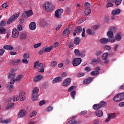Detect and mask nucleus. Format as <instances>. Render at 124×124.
I'll return each mask as SVG.
<instances>
[{
	"label": "nucleus",
	"mask_w": 124,
	"mask_h": 124,
	"mask_svg": "<svg viewBox=\"0 0 124 124\" xmlns=\"http://www.w3.org/2000/svg\"><path fill=\"white\" fill-rule=\"evenodd\" d=\"M61 81H62V78L61 77H59L55 78L53 80V83L54 84H56V83L61 82Z\"/></svg>",
	"instance_id": "16"
},
{
	"label": "nucleus",
	"mask_w": 124,
	"mask_h": 124,
	"mask_svg": "<svg viewBox=\"0 0 124 124\" xmlns=\"http://www.w3.org/2000/svg\"><path fill=\"white\" fill-rule=\"evenodd\" d=\"M110 31H112L113 33L116 32L117 31V28L116 27H110L109 29Z\"/></svg>",
	"instance_id": "39"
},
{
	"label": "nucleus",
	"mask_w": 124,
	"mask_h": 124,
	"mask_svg": "<svg viewBox=\"0 0 124 124\" xmlns=\"http://www.w3.org/2000/svg\"><path fill=\"white\" fill-rule=\"evenodd\" d=\"M25 115H26V112L24 110H20L18 115V118H22V117H24Z\"/></svg>",
	"instance_id": "27"
},
{
	"label": "nucleus",
	"mask_w": 124,
	"mask_h": 124,
	"mask_svg": "<svg viewBox=\"0 0 124 124\" xmlns=\"http://www.w3.org/2000/svg\"><path fill=\"white\" fill-rule=\"evenodd\" d=\"M107 35L108 37H109V42H111V43H113L116 41V40L115 39H113V37L114 36V33H113L112 31H108Z\"/></svg>",
	"instance_id": "6"
},
{
	"label": "nucleus",
	"mask_w": 124,
	"mask_h": 124,
	"mask_svg": "<svg viewBox=\"0 0 124 124\" xmlns=\"http://www.w3.org/2000/svg\"><path fill=\"white\" fill-rule=\"evenodd\" d=\"M87 113H88V111L83 110L80 112V116H85V115H87Z\"/></svg>",
	"instance_id": "48"
},
{
	"label": "nucleus",
	"mask_w": 124,
	"mask_h": 124,
	"mask_svg": "<svg viewBox=\"0 0 124 124\" xmlns=\"http://www.w3.org/2000/svg\"><path fill=\"white\" fill-rule=\"evenodd\" d=\"M75 94H76V92L75 91H73L71 93L70 95L73 99H75Z\"/></svg>",
	"instance_id": "38"
},
{
	"label": "nucleus",
	"mask_w": 124,
	"mask_h": 124,
	"mask_svg": "<svg viewBox=\"0 0 124 124\" xmlns=\"http://www.w3.org/2000/svg\"><path fill=\"white\" fill-rule=\"evenodd\" d=\"M109 42H110L109 39L104 38L100 39V42L101 44H107Z\"/></svg>",
	"instance_id": "15"
},
{
	"label": "nucleus",
	"mask_w": 124,
	"mask_h": 124,
	"mask_svg": "<svg viewBox=\"0 0 124 124\" xmlns=\"http://www.w3.org/2000/svg\"><path fill=\"white\" fill-rule=\"evenodd\" d=\"M80 124V121H78L77 123V121L75 120H72L69 121L66 124Z\"/></svg>",
	"instance_id": "24"
},
{
	"label": "nucleus",
	"mask_w": 124,
	"mask_h": 124,
	"mask_svg": "<svg viewBox=\"0 0 124 124\" xmlns=\"http://www.w3.org/2000/svg\"><path fill=\"white\" fill-rule=\"evenodd\" d=\"M90 74L91 75H92V76H96V75H98V74H99V71H96V70L93 71L91 72Z\"/></svg>",
	"instance_id": "28"
},
{
	"label": "nucleus",
	"mask_w": 124,
	"mask_h": 124,
	"mask_svg": "<svg viewBox=\"0 0 124 124\" xmlns=\"http://www.w3.org/2000/svg\"><path fill=\"white\" fill-rule=\"evenodd\" d=\"M93 108L94 110H99L101 108V106H100V104H95L93 105Z\"/></svg>",
	"instance_id": "21"
},
{
	"label": "nucleus",
	"mask_w": 124,
	"mask_h": 124,
	"mask_svg": "<svg viewBox=\"0 0 124 124\" xmlns=\"http://www.w3.org/2000/svg\"><path fill=\"white\" fill-rule=\"evenodd\" d=\"M5 25H6V21H1V23L0 24V26L1 27H4V26H5Z\"/></svg>",
	"instance_id": "53"
},
{
	"label": "nucleus",
	"mask_w": 124,
	"mask_h": 124,
	"mask_svg": "<svg viewBox=\"0 0 124 124\" xmlns=\"http://www.w3.org/2000/svg\"><path fill=\"white\" fill-rule=\"evenodd\" d=\"M32 15V11L30 10L23 13L22 16L23 17V18H26V17H30V16H31Z\"/></svg>",
	"instance_id": "11"
},
{
	"label": "nucleus",
	"mask_w": 124,
	"mask_h": 124,
	"mask_svg": "<svg viewBox=\"0 0 124 124\" xmlns=\"http://www.w3.org/2000/svg\"><path fill=\"white\" fill-rule=\"evenodd\" d=\"M119 107H124V102H121L119 104Z\"/></svg>",
	"instance_id": "64"
},
{
	"label": "nucleus",
	"mask_w": 124,
	"mask_h": 124,
	"mask_svg": "<svg viewBox=\"0 0 124 124\" xmlns=\"http://www.w3.org/2000/svg\"><path fill=\"white\" fill-rule=\"evenodd\" d=\"M4 49H5L6 50H8L9 51H12L14 49L13 46L11 45H5L3 46Z\"/></svg>",
	"instance_id": "20"
},
{
	"label": "nucleus",
	"mask_w": 124,
	"mask_h": 124,
	"mask_svg": "<svg viewBox=\"0 0 124 124\" xmlns=\"http://www.w3.org/2000/svg\"><path fill=\"white\" fill-rule=\"evenodd\" d=\"M52 48H53V46H50L48 47H46L44 49V52H45L46 53H49V52H50V51L52 50Z\"/></svg>",
	"instance_id": "29"
},
{
	"label": "nucleus",
	"mask_w": 124,
	"mask_h": 124,
	"mask_svg": "<svg viewBox=\"0 0 124 124\" xmlns=\"http://www.w3.org/2000/svg\"><path fill=\"white\" fill-rule=\"evenodd\" d=\"M43 7L47 12H51L54 10L55 6L50 3H46L43 5Z\"/></svg>",
	"instance_id": "1"
},
{
	"label": "nucleus",
	"mask_w": 124,
	"mask_h": 124,
	"mask_svg": "<svg viewBox=\"0 0 124 124\" xmlns=\"http://www.w3.org/2000/svg\"><path fill=\"white\" fill-rule=\"evenodd\" d=\"M42 79V76L39 75L37 76L34 79V81L35 82H37V81H39Z\"/></svg>",
	"instance_id": "35"
},
{
	"label": "nucleus",
	"mask_w": 124,
	"mask_h": 124,
	"mask_svg": "<svg viewBox=\"0 0 124 124\" xmlns=\"http://www.w3.org/2000/svg\"><path fill=\"white\" fill-rule=\"evenodd\" d=\"M5 28H3V27H0V33L1 34H4L5 33Z\"/></svg>",
	"instance_id": "33"
},
{
	"label": "nucleus",
	"mask_w": 124,
	"mask_h": 124,
	"mask_svg": "<svg viewBox=\"0 0 124 124\" xmlns=\"http://www.w3.org/2000/svg\"><path fill=\"white\" fill-rule=\"evenodd\" d=\"M84 6L85 7V11L84 13L85 15L88 16L91 14V12H92V10H91V4L89 2H86L84 4Z\"/></svg>",
	"instance_id": "4"
},
{
	"label": "nucleus",
	"mask_w": 124,
	"mask_h": 124,
	"mask_svg": "<svg viewBox=\"0 0 124 124\" xmlns=\"http://www.w3.org/2000/svg\"><path fill=\"white\" fill-rule=\"evenodd\" d=\"M100 105L101 107H105L106 105H107V103H106V102L104 101H102L100 102Z\"/></svg>",
	"instance_id": "41"
},
{
	"label": "nucleus",
	"mask_w": 124,
	"mask_h": 124,
	"mask_svg": "<svg viewBox=\"0 0 124 124\" xmlns=\"http://www.w3.org/2000/svg\"><path fill=\"white\" fill-rule=\"evenodd\" d=\"M62 23H60L57 27L56 28V31H59V30H60V29H61V28H62Z\"/></svg>",
	"instance_id": "51"
},
{
	"label": "nucleus",
	"mask_w": 124,
	"mask_h": 124,
	"mask_svg": "<svg viewBox=\"0 0 124 124\" xmlns=\"http://www.w3.org/2000/svg\"><path fill=\"white\" fill-rule=\"evenodd\" d=\"M36 114H37L36 111L33 110L30 113L29 117H30V118H32V117H35V115H36Z\"/></svg>",
	"instance_id": "36"
},
{
	"label": "nucleus",
	"mask_w": 124,
	"mask_h": 124,
	"mask_svg": "<svg viewBox=\"0 0 124 124\" xmlns=\"http://www.w3.org/2000/svg\"><path fill=\"white\" fill-rule=\"evenodd\" d=\"M74 89H75V86H71L68 89V92H70L71 91H72Z\"/></svg>",
	"instance_id": "60"
},
{
	"label": "nucleus",
	"mask_w": 124,
	"mask_h": 124,
	"mask_svg": "<svg viewBox=\"0 0 124 124\" xmlns=\"http://www.w3.org/2000/svg\"><path fill=\"white\" fill-rule=\"evenodd\" d=\"M67 76V74L65 72H63L61 75V77H62L63 78H64Z\"/></svg>",
	"instance_id": "62"
},
{
	"label": "nucleus",
	"mask_w": 124,
	"mask_h": 124,
	"mask_svg": "<svg viewBox=\"0 0 124 124\" xmlns=\"http://www.w3.org/2000/svg\"><path fill=\"white\" fill-rule=\"evenodd\" d=\"M5 50L3 48L0 49V56H2L4 54Z\"/></svg>",
	"instance_id": "63"
},
{
	"label": "nucleus",
	"mask_w": 124,
	"mask_h": 124,
	"mask_svg": "<svg viewBox=\"0 0 124 124\" xmlns=\"http://www.w3.org/2000/svg\"><path fill=\"white\" fill-rule=\"evenodd\" d=\"M41 45V43H39L38 44L34 45L33 47L34 48H35V49H36V48H38V47H40Z\"/></svg>",
	"instance_id": "55"
},
{
	"label": "nucleus",
	"mask_w": 124,
	"mask_h": 124,
	"mask_svg": "<svg viewBox=\"0 0 124 124\" xmlns=\"http://www.w3.org/2000/svg\"><path fill=\"white\" fill-rule=\"evenodd\" d=\"M86 56V51L83 50L81 52H80V57H84Z\"/></svg>",
	"instance_id": "45"
},
{
	"label": "nucleus",
	"mask_w": 124,
	"mask_h": 124,
	"mask_svg": "<svg viewBox=\"0 0 124 124\" xmlns=\"http://www.w3.org/2000/svg\"><path fill=\"white\" fill-rule=\"evenodd\" d=\"M83 76H85V74L84 73H79L77 75V77L78 78H80V77H83Z\"/></svg>",
	"instance_id": "52"
},
{
	"label": "nucleus",
	"mask_w": 124,
	"mask_h": 124,
	"mask_svg": "<svg viewBox=\"0 0 124 124\" xmlns=\"http://www.w3.org/2000/svg\"><path fill=\"white\" fill-rule=\"evenodd\" d=\"M12 35L14 38H18L19 37V31L17 29L15 28L13 29Z\"/></svg>",
	"instance_id": "8"
},
{
	"label": "nucleus",
	"mask_w": 124,
	"mask_h": 124,
	"mask_svg": "<svg viewBox=\"0 0 124 124\" xmlns=\"http://www.w3.org/2000/svg\"><path fill=\"white\" fill-rule=\"evenodd\" d=\"M93 78H88L86 79L83 80V83L89 85V84H90V83L92 82V81H93Z\"/></svg>",
	"instance_id": "14"
},
{
	"label": "nucleus",
	"mask_w": 124,
	"mask_h": 124,
	"mask_svg": "<svg viewBox=\"0 0 124 124\" xmlns=\"http://www.w3.org/2000/svg\"><path fill=\"white\" fill-rule=\"evenodd\" d=\"M122 3V0H116L115 1V4L116 5H120Z\"/></svg>",
	"instance_id": "54"
},
{
	"label": "nucleus",
	"mask_w": 124,
	"mask_h": 124,
	"mask_svg": "<svg viewBox=\"0 0 124 124\" xmlns=\"http://www.w3.org/2000/svg\"><path fill=\"white\" fill-rule=\"evenodd\" d=\"M27 37V34L26 33L22 32L19 35V39L21 40H24V39H26Z\"/></svg>",
	"instance_id": "19"
},
{
	"label": "nucleus",
	"mask_w": 124,
	"mask_h": 124,
	"mask_svg": "<svg viewBox=\"0 0 124 124\" xmlns=\"http://www.w3.org/2000/svg\"><path fill=\"white\" fill-rule=\"evenodd\" d=\"M70 32V30L68 29H66L63 31V34H65V36H66V35H68Z\"/></svg>",
	"instance_id": "34"
},
{
	"label": "nucleus",
	"mask_w": 124,
	"mask_h": 124,
	"mask_svg": "<svg viewBox=\"0 0 124 124\" xmlns=\"http://www.w3.org/2000/svg\"><path fill=\"white\" fill-rule=\"evenodd\" d=\"M91 67L90 66H86L84 68V70L86 72H90V71H91Z\"/></svg>",
	"instance_id": "49"
},
{
	"label": "nucleus",
	"mask_w": 124,
	"mask_h": 124,
	"mask_svg": "<svg viewBox=\"0 0 124 124\" xmlns=\"http://www.w3.org/2000/svg\"><path fill=\"white\" fill-rule=\"evenodd\" d=\"M22 78H23V75H18L17 77L15 79V81H16V82H19V81H20V80H21Z\"/></svg>",
	"instance_id": "40"
},
{
	"label": "nucleus",
	"mask_w": 124,
	"mask_h": 124,
	"mask_svg": "<svg viewBox=\"0 0 124 124\" xmlns=\"http://www.w3.org/2000/svg\"><path fill=\"white\" fill-rule=\"evenodd\" d=\"M112 6H114V4L111 2H108L107 3L106 7L108 8V7H112Z\"/></svg>",
	"instance_id": "50"
},
{
	"label": "nucleus",
	"mask_w": 124,
	"mask_h": 124,
	"mask_svg": "<svg viewBox=\"0 0 124 124\" xmlns=\"http://www.w3.org/2000/svg\"><path fill=\"white\" fill-rule=\"evenodd\" d=\"M39 63V61H37L35 62L33 65L34 68H38V66H39L38 65Z\"/></svg>",
	"instance_id": "44"
},
{
	"label": "nucleus",
	"mask_w": 124,
	"mask_h": 124,
	"mask_svg": "<svg viewBox=\"0 0 124 124\" xmlns=\"http://www.w3.org/2000/svg\"><path fill=\"white\" fill-rule=\"evenodd\" d=\"M115 39L117 41H121L122 40V34L121 33H118L115 36Z\"/></svg>",
	"instance_id": "23"
},
{
	"label": "nucleus",
	"mask_w": 124,
	"mask_h": 124,
	"mask_svg": "<svg viewBox=\"0 0 124 124\" xmlns=\"http://www.w3.org/2000/svg\"><path fill=\"white\" fill-rule=\"evenodd\" d=\"M18 17H19V15L17 14H15L8 20L7 24L8 25L11 24V23H12V22H14V21H15V20H16V19H17Z\"/></svg>",
	"instance_id": "5"
},
{
	"label": "nucleus",
	"mask_w": 124,
	"mask_h": 124,
	"mask_svg": "<svg viewBox=\"0 0 124 124\" xmlns=\"http://www.w3.org/2000/svg\"><path fill=\"white\" fill-rule=\"evenodd\" d=\"M108 58V53L107 52L104 53L102 56V59L104 61H105V60H107Z\"/></svg>",
	"instance_id": "31"
},
{
	"label": "nucleus",
	"mask_w": 124,
	"mask_h": 124,
	"mask_svg": "<svg viewBox=\"0 0 124 124\" xmlns=\"http://www.w3.org/2000/svg\"><path fill=\"white\" fill-rule=\"evenodd\" d=\"M40 25L42 27H45V26H46V25H47V23L46 22V21H45V20L44 19H42L40 21Z\"/></svg>",
	"instance_id": "30"
},
{
	"label": "nucleus",
	"mask_w": 124,
	"mask_h": 124,
	"mask_svg": "<svg viewBox=\"0 0 124 124\" xmlns=\"http://www.w3.org/2000/svg\"><path fill=\"white\" fill-rule=\"evenodd\" d=\"M111 49V46H108V45H106L104 47V50H105V51H109V50Z\"/></svg>",
	"instance_id": "42"
},
{
	"label": "nucleus",
	"mask_w": 124,
	"mask_h": 124,
	"mask_svg": "<svg viewBox=\"0 0 124 124\" xmlns=\"http://www.w3.org/2000/svg\"><path fill=\"white\" fill-rule=\"evenodd\" d=\"M29 28L31 31H33L36 29V24H35V22H32L30 23L29 25Z\"/></svg>",
	"instance_id": "13"
},
{
	"label": "nucleus",
	"mask_w": 124,
	"mask_h": 124,
	"mask_svg": "<svg viewBox=\"0 0 124 124\" xmlns=\"http://www.w3.org/2000/svg\"><path fill=\"white\" fill-rule=\"evenodd\" d=\"M120 13H121V10L120 9L114 10L112 12L113 16H116V15H118V14H120Z\"/></svg>",
	"instance_id": "17"
},
{
	"label": "nucleus",
	"mask_w": 124,
	"mask_h": 124,
	"mask_svg": "<svg viewBox=\"0 0 124 124\" xmlns=\"http://www.w3.org/2000/svg\"><path fill=\"white\" fill-rule=\"evenodd\" d=\"M49 87V84L48 83H46L43 85L44 89H47Z\"/></svg>",
	"instance_id": "61"
},
{
	"label": "nucleus",
	"mask_w": 124,
	"mask_h": 124,
	"mask_svg": "<svg viewBox=\"0 0 124 124\" xmlns=\"http://www.w3.org/2000/svg\"><path fill=\"white\" fill-rule=\"evenodd\" d=\"M80 42H81V39L79 37H76L74 39V43L75 45H79L80 44Z\"/></svg>",
	"instance_id": "18"
},
{
	"label": "nucleus",
	"mask_w": 124,
	"mask_h": 124,
	"mask_svg": "<svg viewBox=\"0 0 124 124\" xmlns=\"http://www.w3.org/2000/svg\"><path fill=\"white\" fill-rule=\"evenodd\" d=\"M61 14L59 12V10H56L55 12V16L57 17V18H59L60 16H61Z\"/></svg>",
	"instance_id": "43"
},
{
	"label": "nucleus",
	"mask_w": 124,
	"mask_h": 124,
	"mask_svg": "<svg viewBox=\"0 0 124 124\" xmlns=\"http://www.w3.org/2000/svg\"><path fill=\"white\" fill-rule=\"evenodd\" d=\"M86 32L88 34H89V35H93V34H94V31L91 29H88L86 31Z\"/></svg>",
	"instance_id": "26"
},
{
	"label": "nucleus",
	"mask_w": 124,
	"mask_h": 124,
	"mask_svg": "<svg viewBox=\"0 0 124 124\" xmlns=\"http://www.w3.org/2000/svg\"><path fill=\"white\" fill-rule=\"evenodd\" d=\"M97 117H102L103 116V112L102 110H98L95 112Z\"/></svg>",
	"instance_id": "25"
},
{
	"label": "nucleus",
	"mask_w": 124,
	"mask_h": 124,
	"mask_svg": "<svg viewBox=\"0 0 124 124\" xmlns=\"http://www.w3.org/2000/svg\"><path fill=\"white\" fill-rule=\"evenodd\" d=\"M46 103V101H45V100H42L39 102V106H42V105H44Z\"/></svg>",
	"instance_id": "57"
},
{
	"label": "nucleus",
	"mask_w": 124,
	"mask_h": 124,
	"mask_svg": "<svg viewBox=\"0 0 124 124\" xmlns=\"http://www.w3.org/2000/svg\"><path fill=\"white\" fill-rule=\"evenodd\" d=\"M101 54H102V51L98 50L95 52V56H96V57H99Z\"/></svg>",
	"instance_id": "47"
},
{
	"label": "nucleus",
	"mask_w": 124,
	"mask_h": 124,
	"mask_svg": "<svg viewBox=\"0 0 124 124\" xmlns=\"http://www.w3.org/2000/svg\"><path fill=\"white\" fill-rule=\"evenodd\" d=\"M123 99H124V93H118L113 98V100L115 102H120Z\"/></svg>",
	"instance_id": "2"
},
{
	"label": "nucleus",
	"mask_w": 124,
	"mask_h": 124,
	"mask_svg": "<svg viewBox=\"0 0 124 124\" xmlns=\"http://www.w3.org/2000/svg\"><path fill=\"white\" fill-rule=\"evenodd\" d=\"M15 74H9V77L8 78L9 79H10L11 78H14V77H15Z\"/></svg>",
	"instance_id": "58"
},
{
	"label": "nucleus",
	"mask_w": 124,
	"mask_h": 124,
	"mask_svg": "<svg viewBox=\"0 0 124 124\" xmlns=\"http://www.w3.org/2000/svg\"><path fill=\"white\" fill-rule=\"evenodd\" d=\"M82 62V59L77 58L73 61V66H78Z\"/></svg>",
	"instance_id": "7"
},
{
	"label": "nucleus",
	"mask_w": 124,
	"mask_h": 124,
	"mask_svg": "<svg viewBox=\"0 0 124 124\" xmlns=\"http://www.w3.org/2000/svg\"><path fill=\"white\" fill-rule=\"evenodd\" d=\"M19 100V97L17 95H15L13 97V101H18Z\"/></svg>",
	"instance_id": "46"
},
{
	"label": "nucleus",
	"mask_w": 124,
	"mask_h": 124,
	"mask_svg": "<svg viewBox=\"0 0 124 124\" xmlns=\"http://www.w3.org/2000/svg\"><path fill=\"white\" fill-rule=\"evenodd\" d=\"M1 123H3V124H9L10 123V120H5L4 121H1Z\"/></svg>",
	"instance_id": "59"
},
{
	"label": "nucleus",
	"mask_w": 124,
	"mask_h": 124,
	"mask_svg": "<svg viewBox=\"0 0 124 124\" xmlns=\"http://www.w3.org/2000/svg\"><path fill=\"white\" fill-rule=\"evenodd\" d=\"M19 99L21 101H24L26 99V93L24 91L19 93Z\"/></svg>",
	"instance_id": "9"
},
{
	"label": "nucleus",
	"mask_w": 124,
	"mask_h": 124,
	"mask_svg": "<svg viewBox=\"0 0 124 124\" xmlns=\"http://www.w3.org/2000/svg\"><path fill=\"white\" fill-rule=\"evenodd\" d=\"M115 117H116V114L115 113L109 114L108 115V118L105 121V123H108L111 120V118H115Z\"/></svg>",
	"instance_id": "12"
},
{
	"label": "nucleus",
	"mask_w": 124,
	"mask_h": 124,
	"mask_svg": "<svg viewBox=\"0 0 124 124\" xmlns=\"http://www.w3.org/2000/svg\"><path fill=\"white\" fill-rule=\"evenodd\" d=\"M39 92V89L37 87H35L32 91V100L35 101L37 100V96L38 93Z\"/></svg>",
	"instance_id": "3"
},
{
	"label": "nucleus",
	"mask_w": 124,
	"mask_h": 124,
	"mask_svg": "<svg viewBox=\"0 0 124 124\" xmlns=\"http://www.w3.org/2000/svg\"><path fill=\"white\" fill-rule=\"evenodd\" d=\"M75 31L76 33H81L82 32V27L77 26Z\"/></svg>",
	"instance_id": "22"
},
{
	"label": "nucleus",
	"mask_w": 124,
	"mask_h": 124,
	"mask_svg": "<svg viewBox=\"0 0 124 124\" xmlns=\"http://www.w3.org/2000/svg\"><path fill=\"white\" fill-rule=\"evenodd\" d=\"M57 64H58V62H57V61H53L51 62L50 66L51 67H55Z\"/></svg>",
	"instance_id": "37"
},
{
	"label": "nucleus",
	"mask_w": 124,
	"mask_h": 124,
	"mask_svg": "<svg viewBox=\"0 0 124 124\" xmlns=\"http://www.w3.org/2000/svg\"><path fill=\"white\" fill-rule=\"evenodd\" d=\"M85 32H86V29L85 28H83L82 32L81 34V36L82 37H85L86 36L85 35Z\"/></svg>",
	"instance_id": "56"
},
{
	"label": "nucleus",
	"mask_w": 124,
	"mask_h": 124,
	"mask_svg": "<svg viewBox=\"0 0 124 124\" xmlns=\"http://www.w3.org/2000/svg\"><path fill=\"white\" fill-rule=\"evenodd\" d=\"M74 54L76 57H80V51H79L78 49H75Z\"/></svg>",
	"instance_id": "32"
},
{
	"label": "nucleus",
	"mask_w": 124,
	"mask_h": 124,
	"mask_svg": "<svg viewBox=\"0 0 124 124\" xmlns=\"http://www.w3.org/2000/svg\"><path fill=\"white\" fill-rule=\"evenodd\" d=\"M71 83V79L70 78H66L63 82L62 85L64 87H67L70 85Z\"/></svg>",
	"instance_id": "10"
}]
</instances>
